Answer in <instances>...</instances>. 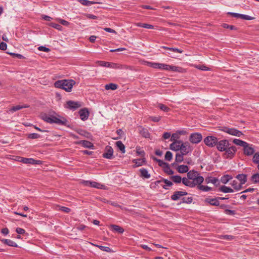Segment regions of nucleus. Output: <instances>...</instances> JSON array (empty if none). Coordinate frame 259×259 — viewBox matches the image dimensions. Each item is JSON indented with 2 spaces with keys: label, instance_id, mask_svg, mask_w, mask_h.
I'll return each mask as SVG.
<instances>
[{
  "label": "nucleus",
  "instance_id": "nucleus-21",
  "mask_svg": "<svg viewBox=\"0 0 259 259\" xmlns=\"http://www.w3.org/2000/svg\"><path fill=\"white\" fill-rule=\"evenodd\" d=\"M139 133L144 138H147L150 137V134L148 130L142 126L139 127Z\"/></svg>",
  "mask_w": 259,
  "mask_h": 259
},
{
  "label": "nucleus",
  "instance_id": "nucleus-23",
  "mask_svg": "<svg viewBox=\"0 0 259 259\" xmlns=\"http://www.w3.org/2000/svg\"><path fill=\"white\" fill-rule=\"evenodd\" d=\"M205 201L213 206H218L220 204L219 201L216 198H207L205 199Z\"/></svg>",
  "mask_w": 259,
  "mask_h": 259
},
{
  "label": "nucleus",
  "instance_id": "nucleus-11",
  "mask_svg": "<svg viewBox=\"0 0 259 259\" xmlns=\"http://www.w3.org/2000/svg\"><path fill=\"white\" fill-rule=\"evenodd\" d=\"M228 14L229 15H231L232 16H233L234 17L238 18H240V19H244V20H251L254 19L253 17H252L248 15L240 14H238V13L229 12Z\"/></svg>",
  "mask_w": 259,
  "mask_h": 259
},
{
  "label": "nucleus",
  "instance_id": "nucleus-32",
  "mask_svg": "<svg viewBox=\"0 0 259 259\" xmlns=\"http://www.w3.org/2000/svg\"><path fill=\"white\" fill-rule=\"evenodd\" d=\"M233 142L235 144H236L237 145L243 147H244L245 146H246L247 143L246 142H244L243 141H242L241 140L237 139H234L233 141Z\"/></svg>",
  "mask_w": 259,
  "mask_h": 259
},
{
  "label": "nucleus",
  "instance_id": "nucleus-8",
  "mask_svg": "<svg viewBox=\"0 0 259 259\" xmlns=\"http://www.w3.org/2000/svg\"><path fill=\"white\" fill-rule=\"evenodd\" d=\"M237 150L236 147L234 146H229L224 151V155L226 158H232L234 157Z\"/></svg>",
  "mask_w": 259,
  "mask_h": 259
},
{
  "label": "nucleus",
  "instance_id": "nucleus-38",
  "mask_svg": "<svg viewBox=\"0 0 259 259\" xmlns=\"http://www.w3.org/2000/svg\"><path fill=\"white\" fill-rule=\"evenodd\" d=\"M166 64L158 63H153L152 65V67L154 68H158L161 69L165 70Z\"/></svg>",
  "mask_w": 259,
  "mask_h": 259
},
{
  "label": "nucleus",
  "instance_id": "nucleus-14",
  "mask_svg": "<svg viewBox=\"0 0 259 259\" xmlns=\"http://www.w3.org/2000/svg\"><path fill=\"white\" fill-rule=\"evenodd\" d=\"M183 142L182 141H174L170 145V148L172 150L179 151L181 149V145H182Z\"/></svg>",
  "mask_w": 259,
  "mask_h": 259
},
{
  "label": "nucleus",
  "instance_id": "nucleus-48",
  "mask_svg": "<svg viewBox=\"0 0 259 259\" xmlns=\"http://www.w3.org/2000/svg\"><path fill=\"white\" fill-rule=\"evenodd\" d=\"M163 170L164 172L168 175H172L174 174V171L170 168L168 164L163 168Z\"/></svg>",
  "mask_w": 259,
  "mask_h": 259
},
{
  "label": "nucleus",
  "instance_id": "nucleus-46",
  "mask_svg": "<svg viewBox=\"0 0 259 259\" xmlns=\"http://www.w3.org/2000/svg\"><path fill=\"white\" fill-rule=\"evenodd\" d=\"M154 160L155 161H157L158 162V165L162 167L163 168L164 167H165V166H166L168 164L167 163H166L164 161H163V160H160V159H157L156 158H154Z\"/></svg>",
  "mask_w": 259,
  "mask_h": 259
},
{
  "label": "nucleus",
  "instance_id": "nucleus-24",
  "mask_svg": "<svg viewBox=\"0 0 259 259\" xmlns=\"http://www.w3.org/2000/svg\"><path fill=\"white\" fill-rule=\"evenodd\" d=\"M239 181L241 186L244 184L247 181V176L244 174H239L236 177Z\"/></svg>",
  "mask_w": 259,
  "mask_h": 259
},
{
  "label": "nucleus",
  "instance_id": "nucleus-35",
  "mask_svg": "<svg viewBox=\"0 0 259 259\" xmlns=\"http://www.w3.org/2000/svg\"><path fill=\"white\" fill-rule=\"evenodd\" d=\"M135 25L138 27H141L148 29H153L154 28V26L152 25L146 23H137L135 24Z\"/></svg>",
  "mask_w": 259,
  "mask_h": 259
},
{
  "label": "nucleus",
  "instance_id": "nucleus-26",
  "mask_svg": "<svg viewBox=\"0 0 259 259\" xmlns=\"http://www.w3.org/2000/svg\"><path fill=\"white\" fill-rule=\"evenodd\" d=\"M165 70H172L175 72H181L182 70V68L169 65H165Z\"/></svg>",
  "mask_w": 259,
  "mask_h": 259
},
{
  "label": "nucleus",
  "instance_id": "nucleus-22",
  "mask_svg": "<svg viewBox=\"0 0 259 259\" xmlns=\"http://www.w3.org/2000/svg\"><path fill=\"white\" fill-rule=\"evenodd\" d=\"M204 178L203 177L200 176L199 177H197L195 179L192 180V183L193 185H194V187L196 186H198L201 184V183L203 182Z\"/></svg>",
  "mask_w": 259,
  "mask_h": 259
},
{
  "label": "nucleus",
  "instance_id": "nucleus-12",
  "mask_svg": "<svg viewBox=\"0 0 259 259\" xmlns=\"http://www.w3.org/2000/svg\"><path fill=\"white\" fill-rule=\"evenodd\" d=\"M80 106L79 103L72 101H68L66 102L65 107L70 109L75 110Z\"/></svg>",
  "mask_w": 259,
  "mask_h": 259
},
{
  "label": "nucleus",
  "instance_id": "nucleus-1",
  "mask_svg": "<svg viewBox=\"0 0 259 259\" xmlns=\"http://www.w3.org/2000/svg\"><path fill=\"white\" fill-rule=\"evenodd\" d=\"M41 119L45 121L50 123H56L59 125H66L67 120L62 117L58 115L55 116L53 115L48 116L45 113H41L40 115Z\"/></svg>",
  "mask_w": 259,
  "mask_h": 259
},
{
  "label": "nucleus",
  "instance_id": "nucleus-34",
  "mask_svg": "<svg viewBox=\"0 0 259 259\" xmlns=\"http://www.w3.org/2000/svg\"><path fill=\"white\" fill-rule=\"evenodd\" d=\"M118 85L116 84L110 83L107 84L105 86V88L106 90H115L117 89Z\"/></svg>",
  "mask_w": 259,
  "mask_h": 259
},
{
  "label": "nucleus",
  "instance_id": "nucleus-61",
  "mask_svg": "<svg viewBox=\"0 0 259 259\" xmlns=\"http://www.w3.org/2000/svg\"><path fill=\"white\" fill-rule=\"evenodd\" d=\"M149 118L153 122H158L160 119V116H151Z\"/></svg>",
  "mask_w": 259,
  "mask_h": 259
},
{
  "label": "nucleus",
  "instance_id": "nucleus-29",
  "mask_svg": "<svg viewBox=\"0 0 259 259\" xmlns=\"http://www.w3.org/2000/svg\"><path fill=\"white\" fill-rule=\"evenodd\" d=\"M2 241L4 243H5L10 246H13V247H17L18 246V245L16 242H15L14 241H13L10 239H4L2 240Z\"/></svg>",
  "mask_w": 259,
  "mask_h": 259
},
{
  "label": "nucleus",
  "instance_id": "nucleus-13",
  "mask_svg": "<svg viewBox=\"0 0 259 259\" xmlns=\"http://www.w3.org/2000/svg\"><path fill=\"white\" fill-rule=\"evenodd\" d=\"M21 160H18L19 161H21L24 163H29V164H39L41 163L40 160H35L32 158H20Z\"/></svg>",
  "mask_w": 259,
  "mask_h": 259
},
{
  "label": "nucleus",
  "instance_id": "nucleus-27",
  "mask_svg": "<svg viewBox=\"0 0 259 259\" xmlns=\"http://www.w3.org/2000/svg\"><path fill=\"white\" fill-rule=\"evenodd\" d=\"M140 176L145 179H149L150 177V175L148 173V170L145 168H141L140 169Z\"/></svg>",
  "mask_w": 259,
  "mask_h": 259
},
{
  "label": "nucleus",
  "instance_id": "nucleus-42",
  "mask_svg": "<svg viewBox=\"0 0 259 259\" xmlns=\"http://www.w3.org/2000/svg\"><path fill=\"white\" fill-rule=\"evenodd\" d=\"M77 1L84 6H90L92 4L97 3V2L89 1L88 0H77Z\"/></svg>",
  "mask_w": 259,
  "mask_h": 259
},
{
  "label": "nucleus",
  "instance_id": "nucleus-55",
  "mask_svg": "<svg viewBox=\"0 0 259 259\" xmlns=\"http://www.w3.org/2000/svg\"><path fill=\"white\" fill-rule=\"evenodd\" d=\"M50 26L53 28H55L59 30H61L62 28V27L60 25L56 24V23H51Z\"/></svg>",
  "mask_w": 259,
  "mask_h": 259
},
{
  "label": "nucleus",
  "instance_id": "nucleus-45",
  "mask_svg": "<svg viewBox=\"0 0 259 259\" xmlns=\"http://www.w3.org/2000/svg\"><path fill=\"white\" fill-rule=\"evenodd\" d=\"M197 188L199 190H202L203 191L207 192L211 190V188L209 187L206 186H203L202 185H200L197 186Z\"/></svg>",
  "mask_w": 259,
  "mask_h": 259
},
{
  "label": "nucleus",
  "instance_id": "nucleus-6",
  "mask_svg": "<svg viewBox=\"0 0 259 259\" xmlns=\"http://www.w3.org/2000/svg\"><path fill=\"white\" fill-rule=\"evenodd\" d=\"M230 145L228 140H222L220 141H218L216 147L217 149L221 151H225L227 148Z\"/></svg>",
  "mask_w": 259,
  "mask_h": 259
},
{
  "label": "nucleus",
  "instance_id": "nucleus-40",
  "mask_svg": "<svg viewBox=\"0 0 259 259\" xmlns=\"http://www.w3.org/2000/svg\"><path fill=\"white\" fill-rule=\"evenodd\" d=\"M56 210H61L63 212L68 213L70 211V209L69 208L65 207V206H62L60 205H56Z\"/></svg>",
  "mask_w": 259,
  "mask_h": 259
},
{
  "label": "nucleus",
  "instance_id": "nucleus-44",
  "mask_svg": "<svg viewBox=\"0 0 259 259\" xmlns=\"http://www.w3.org/2000/svg\"><path fill=\"white\" fill-rule=\"evenodd\" d=\"M170 179L176 183H180L181 182V181H182L181 177L179 176H172L171 177Z\"/></svg>",
  "mask_w": 259,
  "mask_h": 259
},
{
  "label": "nucleus",
  "instance_id": "nucleus-5",
  "mask_svg": "<svg viewBox=\"0 0 259 259\" xmlns=\"http://www.w3.org/2000/svg\"><path fill=\"white\" fill-rule=\"evenodd\" d=\"M218 139L214 136H207L204 139L205 145L209 147H213L217 145Z\"/></svg>",
  "mask_w": 259,
  "mask_h": 259
},
{
  "label": "nucleus",
  "instance_id": "nucleus-52",
  "mask_svg": "<svg viewBox=\"0 0 259 259\" xmlns=\"http://www.w3.org/2000/svg\"><path fill=\"white\" fill-rule=\"evenodd\" d=\"M158 107L161 110H163L165 112H168L170 110L169 108L162 104H159L158 105Z\"/></svg>",
  "mask_w": 259,
  "mask_h": 259
},
{
  "label": "nucleus",
  "instance_id": "nucleus-10",
  "mask_svg": "<svg viewBox=\"0 0 259 259\" xmlns=\"http://www.w3.org/2000/svg\"><path fill=\"white\" fill-rule=\"evenodd\" d=\"M104 158L107 159H112L113 156V149L109 146H107L105 148V152L103 154Z\"/></svg>",
  "mask_w": 259,
  "mask_h": 259
},
{
  "label": "nucleus",
  "instance_id": "nucleus-20",
  "mask_svg": "<svg viewBox=\"0 0 259 259\" xmlns=\"http://www.w3.org/2000/svg\"><path fill=\"white\" fill-rule=\"evenodd\" d=\"M29 107L28 105H16L12 107L11 108L9 109L8 112H14L19 110L25 108H28Z\"/></svg>",
  "mask_w": 259,
  "mask_h": 259
},
{
  "label": "nucleus",
  "instance_id": "nucleus-25",
  "mask_svg": "<svg viewBox=\"0 0 259 259\" xmlns=\"http://www.w3.org/2000/svg\"><path fill=\"white\" fill-rule=\"evenodd\" d=\"M205 182L206 184L212 183L214 185H217L218 184L219 180L216 178L209 177L205 179Z\"/></svg>",
  "mask_w": 259,
  "mask_h": 259
},
{
  "label": "nucleus",
  "instance_id": "nucleus-51",
  "mask_svg": "<svg viewBox=\"0 0 259 259\" xmlns=\"http://www.w3.org/2000/svg\"><path fill=\"white\" fill-rule=\"evenodd\" d=\"M40 137V135L36 133L30 134L28 135V138L32 139H38Z\"/></svg>",
  "mask_w": 259,
  "mask_h": 259
},
{
  "label": "nucleus",
  "instance_id": "nucleus-56",
  "mask_svg": "<svg viewBox=\"0 0 259 259\" xmlns=\"http://www.w3.org/2000/svg\"><path fill=\"white\" fill-rule=\"evenodd\" d=\"M222 26L225 28H229L231 30H236V28L233 25H229L227 24L224 23Z\"/></svg>",
  "mask_w": 259,
  "mask_h": 259
},
{
  "label": "nucleus",
  "instance_id": "nucleus-9",
  "mask_svg": "<svg viewBox=\"0 0 259 259\" xmlns=\"http://www.w3.org/2000/svg\"><path fill=\"white\" fill-rule=\"evenodd\" d=\"M83 184L85 186H91L93 188L98 189H105V186L96 182H91L89 181H83Z\"/></svg>",
  "mask_w": 259,
  "mask_h": 259
},
{
  "label": "nucleus",
  "instance_id": "nucleus-50",
  "mask_svg": "<svg viewBox=\"0 0 259 259\" xmlns=\"http://www.w3.org/2000/svg\"><path fill=\"white\" fill-rule=\"evenodd\" d=\"M172 158V154L170 151H167L165 155V159L167 161H170Z\"/></svg>",
  "mask_w": 259,
  "mask_h": 259
},
{
  "label": "nucleus",
  "instance_id": "nucleus-36",
  "mask_svg": "<svg viewBox=\"0 0 259 259\" xmlns=\"http://www.w3.org/2000/svg\"><path fill=\"white\" fill-rule=\"evenodd\" d=\"M116 146L119 149L122 153H124L125 152V146L122 142L120 141H117L116 142Z\"/></svg>",
  "mask_w": 259,
  "mask_h": 259
},
{
  "label": "nucleus",
  "instance_id": "nucleus-41",
  "mask_svg": "<svg viewBox=\"0 0 259 259\" xmlns=\"http://www.w3.org/2000/svg\"><path fill=\"white\" fill-rule=\"evenodd\" d=\"M250 181L253 183H259V174H253L250 178Z\"/></svg>",
  "mask_w": 259,
  "mask_h": 259
},
{
  "label": "nucleus",
  "instance_id": "nucleus-58",
  "mask_svg": "<svg viewBox=\"0 0 259 259\" xmlns=\"http://www.w3.org/2000/svg\"><path fill=\"white\" fill-rule=\"evenodd\" d=\"M163 182L166 185V186H164L163 187L164 189H167L166 186H171L172 185V183L166 179L163 180Z\"/></svg>",
  "mask_w": 259,
  "mask_h": 259
},
{
  "label": "nucleus",
  "instance_id": "nucleus-57",
  "mask_svg": "<svg viewBox=\"0 0 259 259\" xmlns=\"http://www.w3.org/2000/svg\"><path fill=\"white\" fill-rule=\"evenodd\" d=\"M7 53L10 54V55L14 57H17V58H19V59H23V58H24V57L22 55H21V54H15V53H9V52H7Z\"/></svg>",
  "mask_w": 259,
  "mask_h": 259
},
{
  "label": "nucleus",
  "instance_id": "nucleus-49",
  "mask_svg": "<svg viewBox=\"0 0 259 259\" xmlns=\"http://www.w3.org/2000/svg\"><path fill=\"white\" fill-rule=\"evenodd\" d=\"M231 179V177L229 176V175L224 176L222 177L221 178V182L223 184H226Z\"/></svg>",
  "mask_w": 259,
  "mask_h": 259
},
{
  "label": "nucleus",
  "instance_id": "nucleus-33",
  "mask_svg": "<svg viewBox=\"0 0 259 259\" xmlns=\"http://www.w3.org/2000/svg\"><path fill=\"white\" fill-rule=\"evenodd\" d=\"M220 191L224 193H232L234 192V190L230 187L226 186H222L219 188Z\"/></svg>",
  "mask_w": 259,
  "mask_h": 259
},
{
  "label": "nucleus",
  "instance_id": "nucleus-4",
  "mask_svg": "<svg viewBox=\"0 0 259 259\" xmlns=\"http://www.w3.org/2000/svg\"><path fill=\"white\" fill-rule=\"evenodd\" d=\"M222 131L225 133H227L231 135L235 136H237V137H239L243 135V133L241 131H240L237 129H235L234 128H229L227 127H223L222 129Z\"/></svg>",
  "mask_w": 259,
  "mask_h": 259
},
{
  "label": "nucleus",
  "instance_id": "nucleus-7",
  "mask_svg": "<svg viewBox=\"0 0 259 259\" xmlns=\"http://www.w3.org/2000/svg\"><path fill=\"white\" fill-rule=\"evenodd\" d=\"M202 139V135L198 133H193L189 137V141L193 144H198L201 141Z\"/></svg>",
  "mask_w": 259,
  "mask_h": 259
},
{
  "label": "nucleus",
  "instance_id": "nucleus-37",
  "mask_svg": "<svg viewBox=\"0 0 259 259\" xmlns=\"http://www.w3.org/2000/svg\"><path fill=\"white\" fill-rule=\"evenodd\" d=\"M111 227L113 229V230L119 233H122L124 232V229L117 225H111Z\"/></svg>",
  "mask_w": 259,
  "mask_h": 259
},
{
  "label": "nucleus",
  "instance_id": "nucleus-16",
  "mask_svg": "<svg viewBox=\"0 0 259 259\" xmlns=\"http://www.w3.org/2000/svg\"><path fill=\"white\" fill-rule=\"evenodd\" d=\"M187 195V193L184 191H176L171 196V198L173 200H177L180 198L181 196Z\"/></svg>",
  "mask_w": 259,
  "mask_h": 259
},
{
  "label": "nucleus",
  "instance_id": "nucleus-59",
  "mask_svg": "<svg viewBox=\"0 0 259 259\" xmlns=\"http://www.w3.org/2000/svg\"><path fill=\"white\" fill-rule=\"evenodd\" d=\"M96 64L98 66L104 67L106 64H108V62L98 61L96 62Z\"/></svg>",
  "mask_w": 259,
  "mask_h": 259
},
{
  "label": "nucleus",
  "instance_id": "nucleus-15",
  "mask_svg": "<svg viewBox=\"0 0 259 259\" xmlns=\"http://www.w3.org/2000/svg\"><path fill=\"white\" fill-rule=\"evenodd\" d=\"M76 144L81 145L84 148H90V149L94 148L93 144L88 141H85V140L80 141L76 142Z\"/></svg>",
  "mask_w": 259,
  "mask_h": 259
},
{
  "label": "nucleus",
  "instance_id": "nucleus-47",
  "mask_svg": "<svg viewBox=\"0 0 259 259\" xmlns=\"http://www.w3.org/2000/svg\"><path fill=\"white\" fill-rule=\"evenodd\" d=\"M92 244L98 247L102 251H106V252H110L111 251V249L108 247L98 245H95L93 243H92Z\"/></svg>",
  "mask_w": 259,
  "mask_h": 259
},
{
  "label": "nucleus",
  "instance_id": "nucleus-31",
  "mask_svg": "<svg viewBox=\"0 0 259 259\" xmlns=\"http://www.w3.org/2000/svg\"><path fill=\"white\" fill-rule=\"evenodd\" d=\"M182 183L186 186L190 187H194V185L192 183V180L189 179L188 178H183L182 179Z\"/></svg>",
  "mask_w": 259,
  "mask_h": 259
},
{
  "label": "nucleus",
  "instance_id": "nucleus-30",
  "mask_svg": "<svg viewBox=\"0 0 259 259\" xmlns=\"http://www.w3.org/2000/svg\"><path fill=\"white\" fill-rule=\"evenodd\" d=\"M231 185L236 191H239L242 188L241 184L238 183V182L235 180L233 181L231 183Z\"/></svg>",
  "mask_w": 259,
  "mask_h": 259
},
{
  "label": "nucleus",
  "instance_id": "nucleus-17",
  "mask_svg": "<svg viewBox=\"0 0 259 259\" xmlns=\"http://www.w3.org/2000/svg\"><path fill=\"white\" fill-rule=\"evenodd\" d=\"M79 114L81 119L82 120H87L89 115V112L88 109L85 108L80 110Z\"/></svg>",
  "mask_w": 259,
  "mask_h": 259
},
{
  "label": "nucleus",
  "instance_id": "nucleus-3",
  "mask_svg": "<svg viewBox=\"0 0 259 259\" xmlns=\"http://www.w3.org/2000/svg\"><path fill=\"white\" fill-rule=\"evenodd\" d=\"M180 153L183 155H186L189 153H191L193 150V148L190 145L188 142H183L181 145V149H180Z\"/></svg>",
  "mask_w": 259,
  "mask_h": 259
},
{
  "label": "nucleus",
  "instance_id": "nucleus-28",
  "mask_svg": "<svg viewBox=\"0 0 259 259\" xmlns=\"http://www.w3.org/2000/svg\"><path fill=\"white\" fill-rule=\"evenodd\" d=\"M189 168L186 165H181L178 166L177 170L180 173H185L188 171Z\"/></svg>",
  "mask_w": 259,
  "mask_h": 259
},
{
  "label": "nucleus",
  "instance_id": "nucleus-53",
  "mask_svg": "<svg viewBox=\"0 0 259 259\" xmlns=\"http://www.w3.org/2000/svg\"><path fill=\"white\" fill-rule=\"evenodd\" d=\"M253 162L258 164L259 163V152L256 153L253 157Z\"/></svg>",
  "mask_w": 259,
  "mask_h": 259
},
{
  "label": "nucleus",
  "instance_id": "nucleus-19",
  "mask_svg": "<svg viewBox=\"0 0 259 259\" xmlns=\"http://www.w3.org/2000/svg\"><path fill=\"white\" fill-rule=\"evenodd\" d=\"M199 173L195 170H190L187 173V178L190 180H193L197 177H199Z\"/></svg>",
  "mask_w": 259,
  "mask_h": 259
},
{
  "label": "nucleus",
  "instance_id": "nucleus-64",
  "mask_svg": "<svg viewBox=\"0 0 259 259\" xmlns=\"http://www.w3.org/2000/svg\"><path fill=\"white\" fill-rule=\"evenodd\" d=\"M7 45L5 42H2L0 44V49L3 51H5L7 49Z\"/></svg>",
  "mask_w": 259,
  "mask_h": 259
},
{
  "label": "nucleus",
  "instance_id": "nucleus-62",
  "mask_svg": "<svg viewBox=\"0 0 259 259\" xmlns=\"http://www.w3.org/2000/svg\"><path fill=\"white\" fill-rule=\"evenodd\" d=\"M221 238L226 240H232L234 238V237L231 235H223L221 237Z\"/></svg>",
  "mask_w": 259,
  "mask_h": 259
},
{
  "label": "nucleus",
  "instance_id": "nucleus-60",
  "mask_svg": "<svg viewBox=\"0 0 259 259\" xmlns=\"http://www.w3.org/2000/svg\"><path fill=\"white\" fill-rule=\"evenodd\" d=\"M57 21L59 22L61 24L64 25V26H68L69 24V23L64 20L61 19H57Z\"/></svg>",
  "mask_w": 259,
  "mask_h": 259
},
{
  "label": "nucleus",
  "instance_id": "nucleus-2",
  "mask_svg": "<svg viewBox=\"0 0 259 259\" xmlns=\"http://www.w3.org/2000/svg\"><path fill=\"white\" fill-rule=\"evenodd\" d=\"M75 81L73 79H62L56 81L54 85L57 88L62 89L66 92H70Z\"/></svg>",
  "mask_w": 259,
  "mask_h": 259
},
{
  "label": "nucleus",
  "instance_id": "nucleus-39",
  "mask_svg": "<svg viewBox=\"0 0 259 259\" xmlns=\"http://www.w3.org/2000/svg\"><path fill=\"white\" fill-rule=\"evenodd\" d=\"M184 156L181 153L178 152L176 154L175 161L176 162H181L184 160Z\"/></svg>",
  "mask_w": 259,
  "mask_h": 259
},
{
  "label": "nucleus",
  "instance_id": "nucleus-43",
  "mask_svg": "<svg viewBox=\"0 0 259 259\" xmlns=\"http://www.w3.org/2000/svg\"><path fill=\"white\" fill-rule=\"evenodd\" d=\"M133 162L135 163L136 167L141 166L145 162L144 159H134Z\"/></svg>",
  "mask_w": 259,
  "mask_h": 259
},
{
  "label": "nucleus",
  "instance_id": "nucleus-18",
  "mask_svg": "<svg viewBox=\"0 0 259 259\" xmlns=\"http://www.w3.org/2000/svg\"><path fill=\"white\" fill-rule=\"evenodd\" d=\"M243 148L244 153L248 156L253 154L254 152V149L248 143H247L246 146H244Z\"/></svg>",
  "mask_w": 259,
  "mask_h": 259
},
{
  "label": "nucleus",
  "instance_id": "nucleus-63",
  "mask_svg": "<svg viewBox=\"0 0 259 259\" xmlns=\"http://www.w3.org/2000/svg\"><path fill=\"white\" fill-rule=\"evenodd\" d=\"M38 50L41 51L45 52H49L50 51V49L44 46H40L38 47Z\"/></svg>",
  "mask_w": 259,
  "mask_h": 259
},
{
  "label": "nucleus",
  "instance_id": "nucleus-54",
  "mask_svg": "<svg viewBox=\"0 0 259 259\" xmlns=\"http://www.w3.org/2000/svg\"><path fill=\"white\" fill-rule=\"evenodd\" d=\"M114 67H112L113 68H116V69H126L127 67L126 65H120L114 63V65H113Z\"/></svg>",
  "mask_w": 259,
  "mask_h": 259
}]
</instances>
